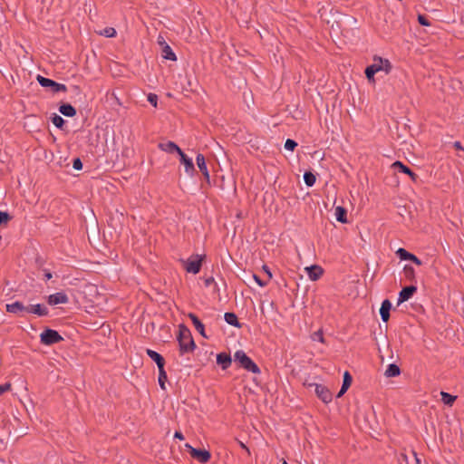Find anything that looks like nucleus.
<instances>
[{"label":"nucleus","instance_id":"obj_50","mask_svg":"<svg viewBox=\"0 0 464 464\" xmlns=\"http://www.w3.org/2000/svg\"><path fill=\"white\" fill-rule=\"evenodd\" d=\"M115 100H116V102H117V103H118L119 105H121V102H120V100H119L117 97H115Z\"/></svg>","mask_w":464,"mask_h":464},{"label":"nucleus","instance_id":"obj_7","mask_svg":"<svg viewBox=\"0 0 464 464\" xmlns=\"http://www.w3.org/2000/svg\"><path fill=\"white\" fill-rule=\"evenodd\" d=\"M186 448L189 450L190 456L202 464L208 462L211 459V454L207 450L196 449L189 444H186Z\"/></svg>","mask_w":464,"mask_h":464},{"label":"nucleus","instance_id":"obj_33","mask_svg":"<svg viewBox=\"0 0 464 464\" xmlns=\"http://www.w3.org/2000/svg\"><path fill=\"white\" fill-rule=\"evenodd\" d=\"M100 34L105 37H114L116 35V30L113 27H106L100 32Z\"/></svg>","mask_w":464,"mask_h":464},{"label":"nucleus","instance_id":"obj_25","mask_svg":"<svg viewBox=\"0 0 464 464\" xmlns=\"http://www.w3.org/2000/svg\"><path fill=\"white\" fill-rule=\"evenodd\" d=\"M224 318H225V321L232 325V326H235V327H240V324L238 322V319H237V316L235 313H231V312H227L225 313L224 314Z\"/></svg>","mask_w":464,"mask_h":464},{"label":"nucleus","instance_id":"obj_9","mask_svg":"<svg viewBox=\"0 0 464 464\" xmlns=\"http://www.w3.org/2000/svg\"><path fill=\"white\" fill-rule=\"evenodd\" d=\"M309 386H314L315 394L323 402L329 403L332 401L333 394L327 387L317 383H310Z\"/></svg>","mask_w":464,"mask_h":464},{"label":"nucleus","instance_id":"obj_39","mask_svg":"<svg viewBox=\"0 0 464 464\" xmlns=\"http://www.w3.org/2000/svg\"><path fill=\"white\" fill-rule=\"evenodd\" d=\"M72 168L76 170H81L82 169V162L80 158H75L73 160Z\"/></svg>","mask_w":464,"mask_h":464},{"label":"nucleus","instance_id":"obj_34","mask_svg":"<svg viewBox=\"0 0 464 464\" xmlns=\"http://www.w3.org/2000/svg\"><path fill=\"white\" fill-rule=\"evenodd\" d=\"M297 147V142L294 140L287 139L285 143V149L293 151Z\"/></svg>","mask_w":464,"mask_h":464},{"label":"nucleus","instance_id":"obj_3","mask_svg":"<svg viewBox=\"0 0 464 464\" xmlns=\"http://www.w3.org/2000/svg\"><path fill=\"white\" fill-rule=\"evenodd\" d=\"M179 353L184 354L187 353H192L196 348V343L193 340L190 330L184 324L179 325V334L177 336Z\"/></svg>","mask_w":464,"mask_h":464},{"label":"nucleus","instance_id":"obj_46","mask_svg":"<svg viewBox=\"0 0 464 464\" xmlns=\"http://www.w3.org/2000/svg\"><path fill=\"white\" fill-rule=\"evenodd\" d=\"M174 438L179 440H183L185 439L184 435L180 431H176L174 434Z\"/></svg>","mask_w":464,"mask_h":464},{"label":"nucleus","instance_id":"obj_16","mask_svg":"<svg viewBox=\"0 0 464 464\" xmlns=\"http://www.w3.org/2000/svg\"><path fill=\"white\" fill-rule=\"evenodd\" d=\"M197 165L199 170L202 172L207 182H209L210 177L209 172L206 164V160L203 154L198 153L196 158Z\"/></svg>","mask_w":464,"mask_h":464},{"label":"nucleus","instance_id":"obj_23","mask_svg":"<svg viewBox=\"0 0 464 464\" xmlns=\"http://www.w3.org/2000/svg\"><path fill=\"white\" fill-rule=\"evenodd\" d=\"M59 111L66 117H73L76 115V109L70 103H63L59 107Z\"/></svg>","mask_w":464,"mask_h":464},{"label":"nucleus","instance_id":"obj_32","mask_svg":"<svg viewBox=\"0 0 464 464\" xmlns=\"http://www.w3.org/2000/svg\"><path fill=\"white\" fill-rule=\"evenodd\" d=\"M396 254L401 260H410L411 258V256L413 255L401 247L396 251Z\"/></svg>","mask_w":464,"mask_h":464},{"label":"nucleus","instance_id":"obj_26","mask_svg":"<svg viewBox=\"0 0 464 464\" xmlns=\"http://www.w3.org/2000/svg\"><path fill=\"white\" fill-rule=\"evenodd\" d=\"M400 373H401L400 367L395 363H391L388 365V367L384 372V375L386 377H396V376L400 375Z\"/></svg>","mask_w":464,"mask_h":464},{"label":"nucleus","instance_id":"obj_44","mask_svg":"<svg viewBox=\"0 0 464 464\" xmlns=\"http://www.w3.org/2000/svg\"><path fill=\"white\" fill-rule=\"evenodd\" d=\"M263 270L266 272V274L268 276V278H272V273L267 266H263Z\"/></svg>","mask_w":464,"mask_h":464},{"label":"nucleus","instance_id":"obj_42","mask_svg":"<svg viewBox=\"0 0 464 464\" xmlns=\"http://www.w3.org/2000/svg\"><path fill=\"white\" fill-rule=\"evenodd\" d=\"M11 390V383L6 382L5 384L0 385V395H2L4 392Z\"/></svg>","mask_w":464,"mask_h":464},{"label":"nucleus","instance_id":"obj_12","mask_svg":"<svg viewBox=\"0 0 464 464\" xmlns=\"http://www.w3.org/2000/svg\"><path fill=\"white\" fill-rule=\"evenodd\" d=\"M307 276L312 281L318 280L324 274V269L318 265H313L304 268Z\"/></svg>","mask_w":464,"mask_h":464},{"label":"nucleus","instance_id":"obj_13","mask_svg":"<svg viewBox=\"0 0 464 464\" xmlns=\"http://www.w3.org/2000/svg\"><path fill=\"white\" fill-rule=\"evenodd\" d=\"M69 302V298L67 295L63 292H57L55 294L50 295L48 296V304L51 305H55L59 304H67Z\"/></svg>","mask_w":464,"mask_h":464},{"label":"nucleus","instance_id":"obj_29","mask_svg":"<svg viewBox=\"0 0 464 464\" xmlns=\"http://www.w3.org/2000/svg\"><path fill=\"white\" fill-rule=\"evenodd\" d=\"M440 395H441V401H443V403L446 405H449V406H451L457 399V396L451 395L445 392H441Z\"/></svg>","mask_w":464,"mask_h":464},{"label":"nucleus","instance_id":"obj_5","mask_svg":"<svg viewBox=\"0 0 464 464\" xmlns=\"http://www.w3.org/2000/svg\"><path fill=\"white\" fill-rule=\"evenodd\" d=\"M63 340V338L57 331L49 328L45 329L40 334V341L44 345H52L60 343Z\"/></svg>","mask_w":464,"mask_h":464},{"label":"nucleus","instance_id":"obj_15","mask_svg":"<svg viewBox=\"0 0 464 464\" xmlns=\"http://www.w3.org/2000/svg\"><path fill=\"white\" fill-rule=\"evenodd\" d=\"M158 42L161 45L164 44L162 47V57L166 60L176 61V54L172 51L171 47L165 43L164 39L162 37H160Z\"/></svg>","mask_w":464,"mask_h":464},{"label":"nucleus","instance_id":"obj_22","mask_svg":"<svg viewBox=\"0 0 464 464\" xmlns=\"http://www.w3.org/2000/svg\"><path fill=\"white\" fill-rule=\"evenodd\" d=\"M146 353L148 356L156 362L158 367L165 365V360L161 354L151 349H147Z\"/></svg>","mask_w":464,"mask_h":464},{"label":"nucleus","instance_id":"obj_20","mask_svg":"<svg viewBox=\"0 0 464 464\" xmlns=\"http://www.w3.org/2000/svg\"><path fill=\"white\" fill-rule=\"evenodd\" d=\"M188 317L190 318L194 327L199 333V334L205 338H208V336L206 335V333H205V326L202 324V322L198 319V317L195 314H192V313L188 314Z\"/></svg>","mask_w":464,"mask_h":464},{"label":"nucleus","instance_id":"obj_10","mask_svg":"<svg viewBox=\"0 0 464 464\" xmlns=\"http://www.w3.org/2000/svg\"><path fill=\"white\" fill-rule=\"evenodd\" d=\"M392 168L398 170L399 172H402L407 174L413 182H417L419 176L414 173L408 166L404 165L401 161H395L392 163Z\"/></svg>","mask_w":464,"mask_h":464},{"label":"nucleus","instance_id":"obj_19","mask_svg":"<svg viewBox=\"0 0 464 464\" xmlns=\"http://www.w3.org/2000/svg\"><path fill=\"white\" fill-rule=\"evenodd\" d=\"M158 147L160 150L169 153L177 152L178 154H179L182 151V150L173 141L160 143Z\"/></svg>","mask_w":464,"mask_h":464},{"label":"nucleus","instance_id":"obj_31","mask_svg":"<svg viewBox=\"0 0 464 464\" xmlns=\"http://www.w3.org/2000/svg\"><path fill=\"white\" fill-rule=\"evenodd\" d=\"M52 122L54 126H56L59 129H63L65 124V121L63 120V118L56 113H54L52 117Z\"/></svg>","mask_w":464,"mask_h":464},{"label":"nucleus","instance_id":"obj_14","mask_svg":"<svg viewBox=\"0 0 464 464\" xmlns=\"http://www.w3.org/2000/svg\"><path fill=\"white\" fill-rule=\"evenodd\" d=\"M180 157V163L184 165L185 171L189 175L193 176L196 169L193 164V161L190 158H188L183 151L179 154Z\"/></svg>","mask_w":464,"mask_h":464},{"label":"nucleus","instance_id":"obj_48","mask_svg":"<svg viewBox=\"0 0 464 464\" xmlns=\"http://www.w3.org/2000/svg\"><path fill=\"white\" fill-rule=\"evenodd\" d=\"M72 88L73 89L75 93H80L81 92V89H80L79 86L73 85Z\"/></svg>","mask_w":464,"mask_h":464},{"label":"nucleus","instance_id":"obj_38","mask_svg":"<svg viewBox=\"0 0 464 464\" xmlns=\"http://www.w3.org/2000/svg\"><path fill=\"white\" fill-rule=\"evenodd\" d=\"M211 285H214V290L215 291H218V285L217 283L215 282V279L214 277L210 276L208 278H206L205 279V285L207 287L210 286Z\"/></svg>","mask_w":464,"mask_h":464},{"label":"nucleus","instance_id":"obj_49","mask_svg":"<svg viewBox=\"0 0 464 464\" xmlns=\"http://www.w3.org/2000/svg\"><path fill=\"white\" fill-rule=\"evenodd\" d=\"M240 445L243 449H245L247 451L248 454H250L249 449L244 443L241 442Z\"/></svg>","mask_w":464,"mask_h":464},{"label":"nucleus","instance_id":"obj_1","mask_svg":"<svg viewBox=\"0 0 464 464\" xmlns=\"http://www.w3.org/2000/svg\"><path fill=\"white\" fill-rule=\"evenodd\" d=\"M6 312L14 314L19 317L25 316L26 314H34L38 316H45L48 314V308L44 304H24L21 301H14L5 305Z\"/></svg>","mask_w":464,"mask_h":464},{"label":"nucleus","instance_id":"obj_11","mask_svg":"<svg viewBox=\"0 0 464 464\" xmlns=\"http://www.w3.org/2000/svg\"><path fill=\"white\" fill-rule=\"evenodd\" d=\"M416 292L417 287L415 285H409L403 287L399 293L398 304H401L408 301Z\"/></svg>","mask_w":464,"mask_h":464},{"label":"nucleus","instance_id":"obj_27","mask_svg":"<svg viewBox=\"0 0 464 464\" xmlns=\"http://www.w3.org/2000/svg\"><path fill=\"white\" fill-rule=\"evenodd\" d=\"M159 368V384L162 390H166V382H167V372L164 369V366L158 367Z\"/></svg>","mask_w":464,"mask_h":464},{"label":"nucleus","instance_id":"obj_35","mask_svg":"<svg viewBox=\"0 0 464 464\" xmlns=\"http://www.w3.org/2000/svg\"><path fill=\"white\" fill-rule=\"evenodd\" d=\"M312 339L314 341H319L320 343H324V335H323V332L321 330H318V331L314 332L312 334Z\"/></svg>","mask_w":464,"mask_h":464},{"label":"nucleus","instance_id":"obj_40","mask_svg":"<svg viewBox=\"0 0 464 464\" xmlns=\"http://www.w3.org/2000/svg\"><path fill=\"white\" fill-rule=\"evenodd\" d=\"M10 216L7 212L0 211V226L10 220Z\"/></svg>","mask_w":464,"mask_h":464},{"label":"nucleus","instance_id":"obj_47","mask_svg":"<svg viewBox=\"0 0 464 464\" xmlns=\"http://www.w3.org/2000/svg\"><path fill=\"white\" fill-rule=\"evenodd\" d=\"M52 277H53L52 273H51V272H49V271H45V273H44V278H45L46 280H50Z\"/></svg>","mask_w":464,"mask_h":464},{"label":"nucleus","instance_id":"obj_2","mask_svg":"<svg viewBox=\"0 0 464 464\" xmlns=\"http://www.w3.org/2000/svg\"><path fill=\"white\" fill-rule=\"evenodd\" d=\"M392 69V63L388 59L380 56L373 57V63L365 69V76L370 82H374V75L378 72L383 71L386 74L390 73Z\"/></svg>","mask_w":464,"mask_h":464},{"label":"nucleus","instance_id":"obj_45","mask_svg":"<svg viewBox=\"0 0 464 464\" xmlns=\"http://www.w3.org/2000/svg\"><path fill=\"white\" fill-rule=\"evenodd\" d=\"M453 147L456 149V150H464V148L462 147L461 143L459 141H455L453 143Z\"/></svg>","mask_w":464,"mask_h":464},{"label":"nucleus","instance_id":"obj_30","mask_svg":"<svg viewBox=\"0 0 464 464\" xmlns=\"http://www.w3.org/2000/svg\"><path fill=\"white\" fill-rule=\"evenodd\" d=\"M304 183L306 184V186L312 187L314 185L316 178H315L314 174L312 173L311 171H306L304 174Z\"/></svg>","mask_w":464,"mask_h":464},{"label":"nucleus","instance_id":"obj_4","mask_svg":"<svg viewBox=\"0 0 464 464\" xmlns=\"http://www.w3.org/2000/svg\"><path fill=\"white\" fill-rule=\"evenodd\" d=\"M234 361L238 363L239 367L246 370L247 372L256 374H258L261 372L257 364L242 350H238L235 353Z\"/></svg>","mask_w":464,"mask_h":464},{"label":"nucleus","instance_id":"obj_43","mask_svg":"<svg viewBox=\"0 0 464 464\" xmlns=\"http://www.w3.org/2000/svg\"><path fill=\"white\" fill-rule=\"evenodd\" d=\"M410 261L413 262L417 266L422 265V261L418 256H416L415 255L411 256V258L410 259Z\"/></svg>","mask_w":464,"mask_h":464},{"label":"nucleus","instance_id":"obj_6","mask_svg":"<svg viewBox=\"0 0 464 464\" xmlns=\"http://www.w3.org/2000/svg\"><path fill=\"white\" fill-rule=\"evenodd\" d=\"M37 82L42 87H50L53 92H66L67 87L63 83L56 82L55 81L45 78L42 75H37Z\"/></svg>","mask_w":464,"mask_h":464},{"label":"nucleus","instance_id":"obj_37","mask_svg":"<svg viewBox=\"0 0 464 464\" xmlns=\"http://www.w3.org/2000/svg\"><path fill=\"white\" fill-rule=\"evenodd\" d=\"M147 100L153 107H157L158 96L156 94L149 93Z\"/></svg>","mask_w":464,"mask_h":464},{"label":"nucleus","instance_id":"obj_51","mask_svg":"<svg viewBox=\"0 0 464 464\" xmlns=\"http://www.w3.org/2000/svg\"><path fill=\"white\" fill-rule=\"evenodd\" d=\"M282 464H288L286 461H284Z\"/></svg>","mask_w":464,"mask_h":464},{"label":"nucleus","instance_id":"obj_8","mask_svg":"<svg viewBox=\"0 0 464 464\" xmlns=\"http://www.w3.org/2000/svg\"><path fill=\"white\" fill-rule=\"evenodd\" d=\"M203 256H194L189 257L185 262V269L188 273H192L194 275L198 274L200 271L202 266Z\"/></svg>","mask_w":464,"mask_h":464},{"label":"nucleus","instance_id":"obj_41","mask_svg":"<svg viewBox=\"0 0 464 464\" xmlns=\"http://www.w3.org/2000/svg\"><path fill=\"white\" fill-rule=\"evenodd\" d=\"M254 280L256 282V284L262 287L266 286L267 285L266 281L262 280L258 276L254 274L253 276Z\"/></svg>","mask_w":464,"mask_h":464},{"label":"nucleus","instance_id":"obj_17","mask_svg":"<svg viewBox=\"0 0 464 464\" xmlns=\"http://www.w3.org/2000/svg\"><path fill=\"white\" fill-rule=\"evenodd\" d=\"M217 363L221 366L222 370H227L232 363L231 356L227 353L217 354Z\"/></svg>","mask_w":464,"mask_h":464},{"label":"nucleus","instance_id":"obj_21","mask_svg":"<svg viewBox=\"0 0 464 464\" xmlns=\"http://www.w3.org/2000/svg\"><path fill=\"white\" fill-rule=\"evenodd\" d=\"M352 382H353V377L350 374V372L347 371L344 372L343 384H342V387L337 394L338 398L342 397L347 392V390L349 389V387L352 384Z\"/></svg>","mask_w":464,"mask_h":464},{"label":"nucleus","instance_id":"obj_24","mask_svg":"<svg viewBox=\"0 0 464 464\" xmlns=\"http://www.w3.org/2000/svg\"><path fill=\"white\" fill-rule=\"evenodd\" d=\"M335 217L337 221L345 224L347 223V210L341 206L335 208Z\"/></svg>","mask_w":464,"mask_h":464},{"label":"nucleus","instance_id":"obj_36","mask_svg":"<svg viewBox=\"0 0 464 464\" xmlns=\"http://www.w3.org/2000/svg\"><path fill=\"white\" fill-rule=\"evenodd\" d=\"M418 22L420 23V24L423 25V26H430V22L429 21V19L423 15V14H419L418 15Z\"/></svg>","mask_w":464,"mask_h":464},{"label":"nucleus","instance_id":"obj_18","mask_svg":"<svg viewBox=\"0 0 464 464\" xmlns=\"http://www.w3.org/2000/svg\"><path fill=\"white\" fill-rule=\"evenodd\" d=\"M392 309V303L390 300L385 299L382 301L381 308H380V314L381 318L383 322H388L390 319V311Z\"/></svg>","mask_w":464,"mask_h":464},{"label":"nucleus","instance_id":"obj_28","mask_svg":"<svg viewBox=\"0 0 464 464\" xmlns=\"http://www.w3.org/2000/svg\"><path fill=\"white\" fill-rule=\"evenodd\" d=\"M404 276L407 280L415 281V270L411 266L406 265L403 268Z\"/></svg>","mask_w":464,"mask_h":464}]
</instances>
